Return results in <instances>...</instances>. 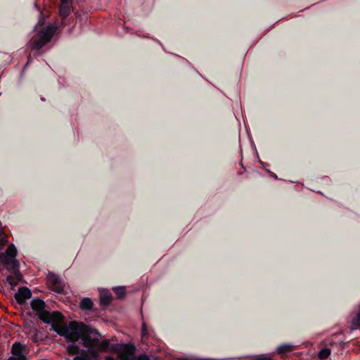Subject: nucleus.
Segmentation results:
<instances>
[{"label":"nucleus","instance_id":"nucleus-1","mask_svg":"<svg viewBox=\"0 0 360 360\" xmlns=\"http://www.w3.org/2000/svg\"><path fill=\"white\" fill-rule=\"evenodd\" d=\"M58 335L65 337L71 342L67 347L70 354L82 351L81 345L87 348L88 353L93 358H98L102 352H115L117 349V345H111L109 339L101 341V335L96 330L89 328L75 321H71L68 326L64 325Z\"/></svg>","mask_w":360,"mask_h":360},{"label":"nucleus","instance_id":"nucleus-2","mask_svg":"<svg viewBox=\"0 0 360 360\" xmlns=\"http://www.w3.org/2000/svg\"><path fill=\"white\" fill-rule=\"evenodd\" d=\"M16 255L17 250L13 244L8 245L4 253L0 254L1 263L5 265L8 271L13 273V275L8 276L6 278V281L11 288L15 286L21 279V275L18 269V261L15 259Z\"/></svg>","mask_w":360,"mask_h":360},{"label":"nucleus","instance_id":"nucleus-3","mask_svg":"<svg viewBox=\"0 0 360 360\" xmlns=\"http://www.w3.org/2000/svg\"><path fill=\"white\" fill-rule=\"evenodd\" d=\"M57 28L56 23L49 24L47 26L41 28L39 21L34 30L35 34L30 41L31 48L35 50L41 49L50 41Z\"/></svg>","mask_w":360,"mask_h":360},{"label":"nucleus","instance_id":"nucleus-4","mask_svg":"<svg viewBox=\"0 0 360 360\" xmlns=\"http://www.w3.org/2000/svg\"><path fill=\"white\" fill-rule=\"evenodd\" d=\"M43 322L51 324V330L59 334V332L64 326V316L58 311H46L41 314V319Z\"/></svg>","mask_w":360,"mask_h":360},{"label":"nucleus","instance_id":"nucleus-5","mask_svg":"<svg viewBox=\"0 0 360 360\" xmlns=\"http://www.w3.org/2000/svg\"><path fill=\"white\" fill-rule=\"evenodd\" d=\"M134 347H125L123 351L120 352L119 357L120 360H150L148 356L143 354L139 356H135L134 354Z\"/></svg>","mask_w":360,"mask_h":360},{"label":"nucleus","instance_id":"nucleus-6","mask_svg":"<svg viewBox=\"0 0 360 360\" xmlns=\"http://www.w3.org/2000/svg\"><path fill=\"white\" fill-rule=\"evenodd\" d=\"M49 287L55 292L60 293L63 291L64 285L61 280L55 274H49L46 278Z\"/></svg>","mask_w":360,"mask_h":360},{"label":"nucleus","instance_id":"nucleus-7","mask_svg":"<svg viewBox=\"0 0 360 360\" xmlns=\"http://www.w3.org/2000/svg\"><path fill=\"white\" fill-rule=\"evenodd\" d=\"M31 291L27 288H20L15 295V298L18 304H22L31 297Z\"/></svg>","mask_w":360,"mask_h":360},{"label":"nucleus","instance_id":"nucleus-8","mask_svg":"<svg viewBox=\"0 0 360 360\" xmlns=\"http://www.w3.org/2000/svg\"><path fill=\"white\" fill-rule=\"evenodd\" d=\"M30 305L32 309L37 312L39 319H41V314L43 312L47 311L45 309V303L42 300L34 299L31 301Z\"/></svg>","mask_w":360,"mask_h":360},{"label":"nucleus","instance_id":"nucleus-9","mask_svg":"<svg viewBox=\"0 0 360 360\" xmlns=\"http://www.w3.org/2000/svg\"><path fill=\"white\" fill-rule=\"evenodd\" d=\"M71 10V0H61L59 13L62 18L68 16Z\"/></svg>","mask_w":360,"mask_h":360},{"label":"nucleus","instance_id":"nucleus-10","mask_svg":"<svg viewBox=\"0 0 360 360\" xmlns=\"http://www.w3.org/2000/svg\"><path fill=\"white\" fill-rule=\"evenodd\" d=\"M112 299L111 293L107 290H102L100 291V302L102 305H108Z\"/></svg>","mask_w":360,"mask_h":360},{"label":"nucleus","instance_id":"nucleus-11","mask_svg":"<svg viewBox=\"0 0 360 360\" xmlns=\"http://www.w3.org/2000/svg\"><path fill=\"white\" fill-rule=\"evenodd\" d=\"M12 354L13 356H18L19 358H25L22 354V346L21 344L15 342L12 346Z\"/></svg>","mask_w":360,"mask_h":360},{"label":"nucleus","instance_id":"nucleus-12","mask_svg":"<svg viewBox=\"0 0 360 360\" xmlns=\"http://www.w3.org/2000/svg\"><path fill=\"white\" fill-rule=\"evenodd\" d=\"M351 323L355 328L360 327V304L358 310L352 318Z\"/></svg>","mask_w":360,"mask_h":360},{"label":"nucleus","instance_id":"nucleus-13","mask_svg":"<svg viewBox=\"0 0 360 360\" xmlns=\"http://www.w3.org/2000/svg\"><path fill=\"white\" fill-rule=\"evenodd\" d=\"M82 355L75 356L72 360H95L97 358H93L87 352L86 349H83Z\"/></svg>","mask_w":360,"mask_h":360},{"label":"nucleus","instance_id":"nucleus-14","mask_svg":"<svg viewBox=\"0 0 360 360\" xmlns=\"http://www.w3.org/2000/svg\"><path fill=\"white\" fill-rule=\"evenodd\" d=\"M79 307L82 309H90L93 307V302L89 298H84L82 300Z\"/></svg>","mask_w":360,"mask_h":360},{"label":"nucleus","instance_id":"nucleus-15","mask_svg":"<svg viewBox=\"0 0 360 360\" xmlns=\"http://www.w3.org/2000/svg\"><path fill=\"white\" fill-rule=\"evenodd\" d=\"M292 349H293V346L292 345H289V344L281 345V346L278 347V348H277L278 353L281 354L290 352Z\"/></svg>","mask_w":360,"mask_h":360},{"label":"nucleus","instance_id":"nucleus-16","mask_svg":"<svg viewBox=\"0 0 360 360\" xmlns=\"http://www.w3.org/2000/svg\"><path fill=\"white\" fill-rule=\"evenodd\" d=\"M113 290L119 298H122L125 295L124 287H115L113 288Z\"/></svg>","mask_w":360,"mask_h":360},{"label":"nucleus","instance_id":"nucleus-17","mask_svg":"<svg viewBox=\"0 0 360 360\" xmlns=\"http://www.w3.org/2000/svg\"><path fill=\"white\" fill-rule=\"evenodd\" d=\"M330 354V349L328 348H323L319 352V357L320 359H326Z\"/></svg>","mask_w":360,"mask_h":360},{"label":"nucleus","instance_id":"nucleus-18","mask_svg":"<svg viewBox=\"0 0 360 360\" xmlns=\"http://www.w3.org/2000/svg\"><path fill=\"white\" fill-rule=\"evenodd\" d=\"M142 335L144 336V335H146L148 332H147V326H146V324L145 322H143L142 323Z\"/></svg>","mask_w":360,"mask_h":360},{"label":"nucleus","instance_id":"nucleus-19","mask_svg":"<svg viewBox=\"0 0 360 360\" xmlns=\"http://www.w3.org/2000/svg\"><path fill=\"white\" fill-rule=\"evenodd\" d=\"M120 353L117 355V357L115 358L112 356H106L105 358V360H120V357L118 356Z\"/></svg>","mask_w":360,"mask_h":360},{"label":"nucleus","instance_id":"nucleus-20","mask_svg":"<svg viewBox=\"0 0 360 360\" xmlns=\"http://www.w3.org/2000/svg\"><path fill=\"white\" fill-rule=\"evenodd\" d=\"M8 360H25V358H19L15 356H10Z\"/></svg>","mask_w":360,"mask_h":360}]
</instances>
